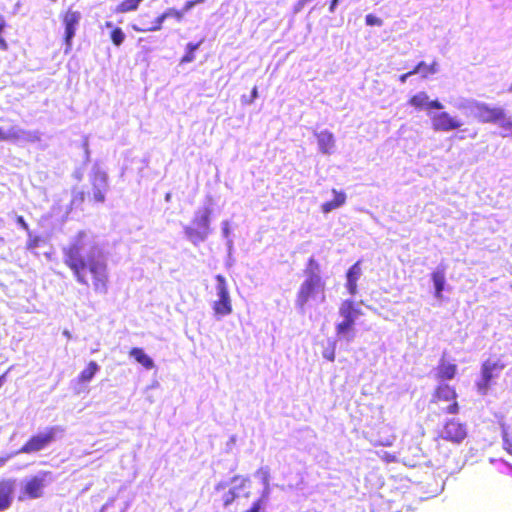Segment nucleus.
Returning <instances> with one entry per match:
<instances>
[{"instance_id": "f257e3e1", "label": "nucleus", "mask_w": 512, "mask_h": 512, "mask_svg": "<svg viewBox=\"0 0 512 512\" xmlns=\"http://www.w3.org/2000/svg\"><path fill=\"white\" fill-rule=\"evenodd\" d=\"M83 245L80 241L71 243L63 249L64 264L72 271L76 281L86 287L91 286L96 293L108 292L110 276L106 260L99 255L82 253Z\"/></svg>"}, {"instance_id": "f03ea898", "label": "nucleus", "mask_w": 512, "mask_h": 512, "mask_svg": "<svg viewBox=\"0 0 512 512\" xmlns=\"http://www.w3.org/2000/svg\"><path fill=\"white\" fill-rule=\"evenodd\" d=\"M304 273L306 278L301 283L295 299V304L300 310H304L316 297H319L320 302L326 300V284L320 275V265L313 257L308 259Z\"/></svg>"}, {"instance_id": "7ed1b4c3", "label": "nucleus", "mask_w": 512, "mask_h": 512, "mask_svg": "<svg viewBox=\"0 0 512 512\" xmlns=\"http://www.w3.org/2000/svg\"><path fill=\"white\" fill-rule=\"evenodd\" d=\"M456 389L449 384H439L435 387L430 403L435 405L440 414H457L460 406Z\"/></svg>"}, {"instance_id": "20e7f679", "label": "nucleus", "mask_w": 512, "mask_h": 512, "mask_svg": "<svg viewBox=\"0 0 512 512\" xmlns=\"http://www.w3.org/2000/svg\"><path fill=\"white\" fill-rule=\"evenodd\" d=\"M339 314L343 320L336 325V334L349 341L354 336L355 320L362 314L361 309L354 301L344 300L340 305Z\"/></svg>"}, {"instance_id": "39448f33", "label": "nucleus", "mask_w": 512, "mask_h": 512, "mask_svg": "<svg viewBox=\"0 0 512 512\" xmlns=\"http://www.w3.org/2000/svg\"><path fill=\"white\" fill-rule=\"evenodd\" d=\"M62 432L58 426H49L43 431L31 435L20 447L18 453L32 454L46 449L57 439V434Z\"/></svg>"}, {"instance_id": "423d86ee", "label": "nucleus", "mask_w": 512, "mask_h": 512, "mask_svg": "<svg viewBox=\"0 0 512 512\" xmlns=\"http://www.w3.org/2000/svg\"><path fill=\"white\" fill-rule=\"evenodd\" d=\"M211 209L208 207L198 210L192 220V226L185 228V233L193 242L202 241L209 232Z\"/></svg>"}, {"instance_id": "0eeeda50", "label": "nucleus", "mask_w": 512, "mask_h": 512, "mask_svg": "<svg viewBox=\"0 0 512 512\" xmlns=\"http://www.w3.org/2000/svg\"><path fill=\"white\" fill-rule=\"evenodd\" d=\"M504 368L505 364L500 360H485L481 365V379L476 382L477 390L481 394H486L493 380L499 376Z\"/></svg>"}, {"instance_id": "6e6552de", "label": "nucleus", "mask_w": 512, "mask_h": 512, "mask_svg": "<svg viewBox=\"0 0 512 512\" xmlns=\"http://www.w3.org/2000/svg\"><path fill=\"white\" fill-rule=\"evenodd\" d=\"M215 280L217 281L218 299L213 303V311L218 316L229 315L233 308L226 279L223 275L218 274L215 276Z\"/></svg>"}, {"instance_id": "1a4fd4ad", "label": "nucleus", "mask_w": 512, "mask_h": 512, "mask_svg": "<svg viewBox=\"0 0 512 512\" xmlns=\"http://www.w3.org/2000/svg\"><path fill=\"white\" fill-rule=\"evenodd\" d=\"M80 19L81 14L79 11L67 9L64 13L61 14V20L65 28L63 40L66 46V52L70 51L72 48V39L75 36Z\"/></svg>"}, {"instance_id": "9d476101", "label": "nucleus", "mask_w": 512, "mask_h": 512, "mask_svg": "<svg viewBox=\"0 0 512 512\" xmlns=\"http://www.w3.org/2000/svg\"><path fill=\"white\" fill-rule=\"evenodd\" d=\"M475 117L481 123L496 124L505 118V110L501 107L490 106L486 103L474 104Z\"/></svg>"}, {"instance_id": "9b49d317", "label": "nucleus", "mask_w": 512, "mask_h": 512, "mask_svg": "<svg viewBox=\"0 0 512 512\" xmlns=\"http://www.w3.org/2000/svg\"><path fill=\"white\" fill-rule=\"evenodd\" d=\"M467 436V428L464 423L454 419L448 420L443 427L441 437L449 442L459 444Z\"/></svg>"}, {"instance_id": "f8f14e48", "label": "nucleus", "mask_w": 512, "mask_h": 512, "mask_svg": "<svg viewBox=\"0 0 512 512\" xmlns=\"http://www.w3.org/2000/svg\"><path fill=\"white\" fill-rule=\"evenodd\" d=\"M432 128L434 131H452L462 126V123L447 112H440L431 118Z\"/></svg>"}, {"instance_id": "ddd939ff", "label": "nucleus", "mask_w": 512, "mask_h": 512, "mask_svg": "<svg viewBox=\"0 0 512 512\" xmlns=\"http://www.w3.org/2000/svg\"><path fill=\"white\" fill-rule=\"evenodd\" d=\"M16 480L12 478L0 479V512L10 508L15 494Z\"/></svg>"}, {"instance_id": "4468645a", "label": "nucleus", "mask_w": 512, "mask_h": 512, "mask_svg": "<svg viewBox=\"0 0 512 512\" xmlns=\"http://www.w3.org/2000/svg\"><path fill=\"white\" fill-rule=\"evenodd\" d=\"M91 184L93 186V200L102 203L105 201V190L108 185V178L106 173L97 171L91 177Z\"/></svg>"}, {"instance_id": "2eb2a0df", "label": "nucleus", "mask_w": 512, "mask_h": 512, "mask_svg": "<svg viewBox=\"0 0 512 512\" xmlns=\"http://www.w3.org/2000/svg\"><path fill=\"white\" fill-rule=\"evenodd\" d=\"M50 475L49 471L42 473V476H34L26 481L24 485V493L31 499L39 498L42 495V489L45 486V476Z\"/></svg>"}, {"instance_id": "dca6fc26", "label": "nucleus", "mask_w": 512, "mask_h": 512, "mask_svg": "<svg viewBox=\"0 0 512 512\" xmlns=\"http://www.w3.org/2000/svg\"><path fill=\"white\" fill-rule=\"evenodd\" d=\"M184 11L177 10L175 8H169L166 11H164L161 15H159L153 22L152 26L146 27V28H136L134 29L136 31L140 32H152V31H158L162 28V24L165 19L167 18H175L178 21H181L183 19Z\"/></svg>"}, {"instance_id": "f3484780", "label": "nucleus", "mask_w": 512, "mask_h": 512, "mask_svg": "<svg viewBox=\"0 0 512 512\" xmlns=\"http://www.w3.org/2000/svg\"><path fill=\"white\" fill-rule=\"evenodd\" d=\"M360 264H361V261L358 260L348 269V271L346 273V278H347L346 287H347L349 294H351V295H355L357 293V281L362 274Z\"/></svg>"}, {"instance_id": "a211bd4d", "label": "nucleus", "mask_w": 512, "mask_h": 512, "mask_svg": "<svg viewBox=\"0 0 512 512\" xmlns=\"http://www.w3.org/2000/svg\"><path fill=\"white\" fill-rule=\"evenodd\" d=\"M334 194V198L330 201H326L321 205V210L324 213H329L332 210H335L346 202V195L344 192L337 191L335 189L332 190Z\"/></svg>"}, {"instance_id": "6ab92c4d", "label": "nucleus", "mask_w": 512, "mask_h": 512, "mask_svg": "<svg viewBox=\"0 0 512 512\" xmlns=\"http://www.w3.org/2000/svg\"><path fill=\"white\" fill-rule=\"evenodd\" d=\"M438 71V62L433 60L427 64L424 61L418 62L412 69V73L420 74L422 78H428L430 75H434Z\"/></svg>"}, {"instance_id": "aec40b11", "label": "nucleus", "mask_w": 512, "mask_h": 512, "mask_svg": "<svg viewBox=\"0 0 512 512\" xmlns=\"http://www.w3.org/2000/svg\"><path fill=\"white\" fill-rule=\"evenodd\" d=\"M457 373V365L441 362L437 367L436 378L438 380H451Z\"/></svg>"}, {"instance_id": "412c9836", "label": "nucleus", "mask_w": 512, "mask_h": 512, "mask_svg": "<svg viewBox=\"0 0 512 512\" xmlns=\"http://www.w3.org/2000/svg\"><path fill=\"white\" fill-rule=\"evenodd\" d=\"M98 371L99 365L95 361H90L78 375L77 382L80 384L89 383Z\"/></svg>"}, {"instance_id": "4be33fe9", "label": "nucleus", "mask_w": 512, "mask_h": 512, "mask_svg": "<svg viewBox=\"0 0 512 512\" xmlns=\"http://www.w3.org/2000/svg\"><path fill=\"white\" fill-rule=\"evenodd\" d=\"M129 355L146 369H152L154 366L153 360L144 352L142 348L134 347L130 349Z\"/></svg>"}, {"instance_id": "5701e85b", "label": "nucleus", "mask_w": 512, "mask_h": 512, "mask_svg": "<svg viewBox=\"0 0 512 512\" xmlns=\"http://www.w3.org/2000/svg\"><path fill=\"white\" fill-rule=\"evenodd\" d=\"M431 278L435 287V296L437 298H441L445 285V269L438 268L437 270L432 272Z\"/></svg>"}, {"instance_id": "b1692460", "label": "nucleus", "mask_w": 512, "mask_h": 512, "mask_svg": "<svg viewBox=\"0 0 512 512\" xmlns=\"http://www.w3.org/2000/svg\"><path fill=\"white\" fill-rule=\"evenodd\" d=\"M317 142L321 152L329 153L334 146V137L332 133L328 131H322L317 134Z\"/></svg>"}, {"instance_id": "393cba45", "label": "nucleus", "mask_w": 512, "mask_h": 512, "mask_svg": "<svg viewBox=\"0 0 512 512\" xmlns=\"http://www.w3.org/2000/svg\"><path fill=\"white\" fill-rule=\"evenodd\" d=\"M429 97L425 92H419L409 98L408 103L415 109H427Z\"/></svg>"}, {"instance_id": "a878e982", "label": "nucleus", "mask_w": 512, "mask_h": 512, "mask_svg": "<svg viewBox=\"0 0 512 512\" xmlns=\"http://www.w3.org/2000/svg\"><path fill=\"white\" fill-rule=\"evenodd\" d=\"M141 1L142 0H123L116 6L115 12L127 13L130 11H135L139 7Z\"/></svg>"}, {"instance_id": "bb28decb", "label": "nucleus", "mask_w": 512, "mask_h": 512, "mask_svg": "<svg viewBox=\"0 0 512 512\" xmlns=\"http://www.w3.org/2000/svg\"><path fill=\"white\" fill-rule=\"evenodd\" d=\"M202 41H199L197 43H188L186 46L185 54L182 56L180 63H190L195 59L194 52L199 48Z\"/></svg>"}, {"instance_id": "cd10ccee", "label": "nucleus", "mask_w": 512, "mask_h": 512, "mask_svg": "<svg viewBox=\"0 0 512 512\" xmlns=\"http://www.w3.org/2000/svg\"><path fill=\"white\" fill-rule=\"evenodd\" d=\"M268 499V492H264L261 497L253 502L251 507L244 512H265V505Z\"/></svg>"}, {"instance_id": "c85d7f7f", "label": "nucleus", "mask_w": 512, "mask_h": 512, "mask_svg": "<svg viewBox=\"0 0 512 512\" xmlns=\"http://www.w3.org/2000/svg\"><path fill=\"white\" fill-rule=\"evenodd\" d=\"M24 134H26L22 130L14 131L11 130L9 133L4 132V130L0 127V141H17Z\"/></svg>"}, {"instance_id": "c756f323", "label": "nucleus", "mask_w": 512, "mask_h": 512, "mask_svg": "<svg viewBox=\"0 0 512 512\" xmlns=\"http://www.w3.org/2000/svg\"><path fill=\"white\" fill-rule=\"evenodd\" d=\"M110 39L115 46H120L125 40V34L120 27H114L110 33Z\"/></svg>"}, {"instance_id": "7c9ffc66", "label": "nucleus", "mask_w": 512, "mask_h": 512, "mask_svg": "<svg viewBox=\"0 0 512 512\" xmlns=\"http://www.w3.org/2000/svg\"><path fill=\"white\" fill-rule=\"evenodd\" d=\"M85 201V194L83 191H76L73 193L70 204H69V210H73L74 208H79L83 202Z\"/></svg>"}, {"instance_id": "2f4dec72", "label": "nucleus", "mask_w": 512, "mask_h": 512, "mask_svg": "<svg viewBox=\"0 0 512 512\" xmlns=\"http://www.w3.org/2000/svg\"><path fill=\"white\" fill-rule=\"evenodd\" d=\"M238 497L236 487L229 488L227 491H225L222 495V502L225 507L232 504L235 499Z\"/></svg>"}, {"instance_id": "473e14b6", "label": "nucleus", "mask_w": 512, "mask_h": 512, "mask_svg": "<svg viewBox=\"0 0 512 512\" xmlns=\"http://www.w3.org/2000/svg\"><path fill=\"white\" fill-rule=\"evenodd\" d=\"M496 124H498L505 131L509 132L504 134V136L512 135V120H510L506 114L505 118L503 120H500V122H497Z\"/></svg>"}, {"instance_id": "72a5a7b5", "label": "nucleus", "mask_w": 512, "mask_h": 512, "mask_svg": "<svg viewBox=\"0 0 512 512\" xmlns=\"http://www.w3.org/2000/svg\"><path fill=\"white\" fill-rule=\"evenodd\" d=\"M365 23L368 26H381L383 24V21L374 14H367L365 16Z\"/></svg>"}, {"instance_id": "f704fd0d", "label": "nucleus", "mask_w": 512, "mask_h": 512, "mask_svg": "<svg viewBox=\"0 0 512 512\" xmlns=\"http://www.w3.org/2000/svg\"><path fill=\"white\" fill-rule=\"evenodd\" d=\"M15 221L23 230H25L26 232H28V234H30L29 225L27 224V222L25 221L23 216H21V215L16 216Z\"/></svg>"}, {"instance_id": "c9c22d12", "label": "nucleus", "mask_w": 512, "mask_h": 512, "mask_svg": "<svg viewBox=\"0 0 512 512\" xmlns=\"http://www.w3.org/2000/svg\"><path fill=\"white\" fill-rule=\"evenodd\" d=\"M40 238L39 237H30L26 243V247L28 250H32L39 245Z\"/></svg>"}, {"instance_id": "e433bc0d", "label": "nucleus", "mask_w": 512, "mask_h": 512, "mask_svg": "<svg viewBox=\"0 0 512 512\" xmlns=\"http://www.w3.org/2000/svg\"><path fill=\"white\" fill-rule=\"evenodd\" d=\"M443 108V105L441 102H439L437 99L435 100H428V106H427V110L429 109H436V110H441Z\"/></svg>"}, {"instance_id": "4c0bfd02", "label": "nucleus", "mask_w": 512, "mask_h": 512, "mask_svg": "<svg viewBox=\"0 0 512 512\" xmlns=\"http://www.w3.org/2000/svg\"><path fill=\"white\" fill-rule=\"evenodd\" d=\"M381 459L385 461L386 463H392L397 460L396 456L389 452H384L381 456Z\"/></svg>"}, {"instance_id": "58836bf2", "label": "nucleus", "mask_w": 512, "mask_h": 512, "mask_svg": "<svg viewBox=\"0 0 512 512\" xmlns=\"http://www.w3.org/2000/svg\"><path fill=\"white\" fill-rule=\"evenodd\" d=\"M232 482H235V483H236V482H239L238 487H239V488H241V487H244V486H245V484H246L247 482H249V479H248V478H245V477H242V476L237 475V476H234V477L232 478Z\"/></svg>"}, {"instance_id": "ea45409f", "label": "nucleus", "mask_w": 512, "mask_h": 512, "mask_svg": "<svg viewBox=\"0 0 512 512\" xmlns=\"http://www.w3.org/2000/svg\"><path fill=\"white\" fill-rule=\"evenodd\" d=\"M323 356H324L327 360H329V361H334V360H335V350H334V348H332V349H331V350H329V351H325V352L323 353Z\"/></svg>"}, {"instance_id": "a19ab883", "label": "nucleus", "mask_w": 512, "mask_h": 512, "mask_svg": "<svg viewBox=\"0 0 512 512\" xmlns=\"http://www.w3.org/2000/svg\"><path fill=\"white\" fill-rule=\"evenodd\" d=\"M504 449L512 456V441L504 439Z\"/></svg>"}, {"instance_id": "79ce46f5", "label": "nucleus", "mask_w": 512, "mask_h": 512, "mask_svg": "<svg viewBox=\"0 0 512 512\" xmlns=\"http://www.w3.org/2000/svg\"><path fill=\"white\" fill-rule=\"evenodd\" d=\"M395 437H392L390 439H386L383 441H378L375 445H381V446H392L394 442Z\"/></svg>"}, {"instance_id": "37998d69", "label": "nucleus", "mask_w": 512, "mask_h": 512, "mask_svg": "<svg viewBox=\"0 0 512 512\" xmlns=\"http://www.w3.org/2000/svg\"><path fill=\"white\" fill-rule=\"evenodd\" d=\"M412 75H415V73H412V70H410V71H408V72H406V73H404V74L400 75V76H399V81H400L401 83H405V82H406V80H407L410 76H412Z\"/></svg>"}, {"instance_id": "c03bdc74", "label": "nucleus", "mask_w": 512, "mask_h": 512, "mask_svg": "<svg viewBox=\"0 0 512 512\" xmlns=\"http://www.w3.org/2000/svg\"><path fill=\"white\" fill-rule=\"evenodd\" d=\"M259 472L263 475V481L268 486L270 477L268 470H260Z\"/></svg>"}, {"instance_id": "a18cd8bd", "label": "nucleus", "mask_w": 512, "mask_h": 512, "mask_svg": "<svg viewBox=\"0 0 512 512\" xmlns=\"http://www.w3.org/2000/svg\"><path fill=\"white\" fill-rule=\"evenodd\" d=\"M195 3H196V1H188V2H186L183 11L186 12L189 9H191L194 6Z\"/></svg>"}, {"instance_id": "49530a36", "label": "nucleus", "mask_w": 512, "mask_h": 512, "mask_svg": "<svg viewBox=\"0 0 512 512\" xmlns=\"http://www.w3.org/2000/svg\"><path fill=\"white\" fill-rule=\"evenodd\" d=\"M0 48L2 50H7V48H8L7 42L1 35H0Z\"/></svg>"}, {"instance_id": "de8ad7c7", "label": "nucleus", "mask_w": 512, "mask_h": 512, "mask_svg": "<svg viewBox=\"0 0 512 512\" xmlns=\"http://www.w3.org/2000/svg\"><path fill=\"white\" fill-rule=\"evenodd\" d=\"M26 140L33 142V141L39 140V137L37 135H35V134L32 135L30 133H27Z\"/></svg>"}, {"instance_id": "09e8293b", "label": "nucleus", "mask_w": 512, "mask_h": 512, "mask_svg": "<svg viewBox=\"0 0 512 512\" xmlns=\"http://www.w3.org/2000/svg\"><path fill=\"white\" fill-rule=\"evenodd\" d=\"M226 487H227V484H226V483H224V482H220V483H218V484L216 485L215 489H216L217 491H220V490H224V489H226Z\"/></svg>"}, {"instance_id": "8fccbe9b", "label": "nucleus", "mask_w": 512, "mask_h": 512, "mask_svg": "<svg viewBox=\"0 0 512 512\" xmlns=\"http://www.w3.org/2000/svg\"><path fill=\"white\" fill-rule=\"evenodd\" d=\"M5 27H6L5 19L2 16H0V33L4 30Z\"/></svg>"}, {"instance_id": "3c124183", "label": "nucleus", "mask_w": 512, "mask_h": 512, "mask_svg": "<svg viewBox=\"0 0 512 512\" xmlns=\"http://www.w3.org/2000/svg\"><path fill=\"white\" fill-rule=\"evenodd\" d=\"M338 2H339V0H332V1H331L330 8H329V10H330L331 12H333V11H334V9H335L336 5L338 4Z\"/></svg>"}, {"instance_id": "603ef678", "label": "nucleus", "mask_w": 512, "mask_h": 512, "mask_svg": "<svg viewBox=\"0 0 512 512\" xmlns=\"http://www.w3.org/2000/svg\"><path fill=\"white\" fill-rule=\"evenodd\" d=\"M257 97V87H254L252 89V100H254Z\"/></svg>"}, {"instance_id": "864d4df0", "label": "nucleus", "mask_w": 512, "mask_h": 512, "mask_svg": "<svg viewBox=\"0 0 512 512\" xmlns=\"http://www.w3.org/2000/svg\"><path fill=\"white\" fill-rule=\"evenodd\" d=\"M105 26H106V27H108V28H110V27H112V23H111V22H106V23H105Z\"/></svg>"}, {"instance_id": "5fc2aeb1", "label": "nucleus", "mask_w": 512, "mask_h": 512, "mask_svg": "<svg viewBox=\"0 0 512 512\" xmlns=\"http://www.w3.org/2000/svg\"><path fill=\"white\" fill-rule=\"evenodd\" d=\"M509 91H512V83H511V86L509 87Z\"/></svg>"}]
</instances>
